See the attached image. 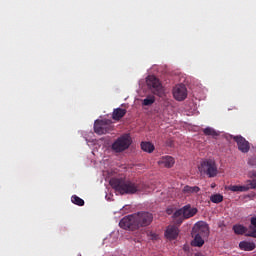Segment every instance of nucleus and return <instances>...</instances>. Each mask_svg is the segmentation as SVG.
I'll list each match as a JSON object with an SVG mask.
<instances>
[{"label": "nucleus", "mask_w": 256, "mask_h": 256, "mask_svg": "<svg viewBox=\"0 0 256 256\" xmlns=\"http://www.w3.org/2000/svg\"><path fill=\"white\" fill-rule=\"evenodd\" d=\"M173 97L176 101H185L187 99V87L183 84H178L173 89Z\"/></svg>", "instance_id": "1a4fd4ad"}, {"label": "nucleus", "mask_w": 256, "mask_h": 256, "mask_svg": "<svg viewBox=\"0 0 256 256\" xmlns=\"http://www.w3.org/2000/svg\"><path fill=\"white\" fill-rule=\"evenodd\" d=\"M148 237H150V239H152V241H157V239H159V235H157L156 233L150 232L148 234Z\"/></svg>", "instance_id": "b1692460"}, {"label": "nucleus", "mask_w": 256, "mask_h": 256, "mask_svg": "<svg viewBox=\"0 0 256 256\" xmlns=\"http://www.w3.org/2000/svg\"><path fill=\"white\" fill-rule=\"evenodd\" d=\"M164 235L169 241H175V239L179 237V227H177L176 225H169L166 228Z\"/></svg>", "instance_id": "9b49d317"}, {"label": "nucleus", "mask_w": 256, "mask_h": 256, "mask_svg": "<svg viewBox=\"0 0 256 256\" xmlns=\"http://www.w3.org/2000/svg\"><path fill=\"white\" fill-rule=\"evenodd\" d=\"M239 247L242 251H254L256 245L255 242L242 241L239 243Z\"/></svg>", "instance_id": "2eb2a0df"}, {"label": "nucleus", "mask_w": 256, "mask_h": 256, "mask_svg": "<svg viewBox=\"0 0 256 256\" xmlns=\"http://www.w3.org/2000/svg\"><path fill=\"white\" fill-rule=\"evenodd\" d=\"M146 83L154 95H157L158 97L163 96V85H161V82L157 77L148 76Z\"/></svg>", "instance_id": "0eeeda50"}, {"label": "nucleus", "mask_w": 256, "mask_h": 256, "mask_svg": "<svg viewBox=\"0 0 256 256\" xmlns=\"http://www.w3.org/2000/svg\"><path fill=\"white\" fill-rule=\"evenodd\" d=\"M71 201H72V203H74V205H78L79 207H83V205H85V200L79 198V196H77V195H73L71 197Z\"/></svg>", "instance_id": "412c9836"}, {"label": "nucleus", "mask_w": 256, "mask_h": 256, "mask_svg": "<svg viewBox=\"0 0 256 256\" xmlns=\"http://www.w3.org/2000/svg\"><path fill=\"white\" fill-rule=\"evenodd\" d=\"M194 240L192 245L194 247H203L205 245V239L209 237V224L205 222H198L193 228Z\"/></svg>", "instance_id": "7ed1b4c3"}, {"label": "nucleus", "mask_w": 256, "mask_h": 256, "mask_svg": "<svg viewBox=\"0 0 256 256\" xmlns=\"http://www.w3.org/2000/svg\"><path fill=\"white\" fill-rule=\"evenodd\" d=\"M153 223V214L147 211L127 215L119 222V227L126 231H137L141 227H149Z\"/></svg>", "instance_id": "f257e3e1"}, {"label": "nucleus", "mask_w": 256, "mask_h": 256, "mask_svg": "<svg viewBox=\"0 0 256 256\" xmlns=\"http://www.w3.org/2000/svg\"><path fill=\"white\" fill-rule=\"evenodd\" d=\"M197 208L191 207L190 204L185 205L181 209H178L174 212V219H178L177 223L181 225L183 223V219H191V217H195L197 215Z\"/></svg>", "instance_id": "20e7f679"}, {"label": "nucleus", "mask_w": 256, "mask_h": 256, "mask_svg": "<svg viewBox=\"0 0 256 256\" xmlns=\"http://www.w3.org/2000/svg\"><path fill=\"white\" fill-rule=\"evenodd\" d=\"M233 139L237 143L238 149L241 153H249V149H251L249 141H247L243 136H233Z\"/></svg>", "instance_id": "9d476101"}, {"label": "nucleus", "mask_w": 256, "mask_h": 256, "mask_svg": "<svg viewBox=\"0 0 256 256\" xmlns=\"http://www.w3.org/2000/svg\"><path fill=\"white\" fill-rule=\"evenodd\" d=\"M248 183L250 185L249 186L250 189H256V179L249 180Z\"/></svg>", "instance_id": "393cba45"}, {"label": "nucleus", "mask_w": 256, "mask_h": 256, "mask_svg": "<svg viewBox=\"0 0 256 256\" xmlns=\"http://www.w3.org/2000/svg\"><path fill=\"white\" fill-rule=\"evenodd\" d=\"M129 147H131V137H129V135H123L112 144V151L115 153H123V151H127Z\"/></svg>", "instance_id": "423d86ee"}, {"label": "nucleus", "mask_w": 256, "mask_h": 256, "mask_svg": "<svg viewBox=\"0 0 256 256\" xmlns=\"http://www.w3.org/2000/svg\"><path fill=\"white\" fill-rule=\"evenodd\" d=\"M199 191H201V188H199V186L186 185L182 189V193H184V195H197V193H199Z\"/></svg>", "instance_id": "4468645a"}, {"label": "nucleus", "mask_w": 256, "mask_h": 256, "mask_svg": "<svg viewBox=\"0 0 256 256\" xmlns=\"http://www.w3.org/2000/svg\"><path fill=\"white\" fill-rule=\"evenodd\" d=\"M210 201L212 203H221L223 202V195L221 194H214L210 197Z\"/></svg>", "instance_id": "5701e85b"}, {"label": "nucleus", "mask_w": 256, "mask_h": 256, "mask_svg": "<svg viewBox=\"0 0 256 256\" xmlns=\"http://www.w3.org/2000/svg\"><path fill=\"white\" fill-rule=\"evenodd\" d=\"M250 223L252 226H250V230L247 233V236L254 237V239H256V217H252Z\"/></svg>", "instance_id": "f3484780"}, {"label": "nucleus", "mask_w": 256, "mask_h": 256, "mask_svg": "<svg viewBox=\"0 0 256 256\" xmlns=\"http://www.w3.org/2000/svg\"><path fill=\"white\" fill-rule=\"evenodd\" d=\"M141 149L146 153H153V151H155V146L151 142H142Z\"/></svg>", "instance_id": "a211bd4d"}, {"label": "nucleus", "mask_w": 256, "mask_h": 256, "mask_svg": "<svg viewBox=\"0 0 256 256\" xmlns=\"http://www.w3.org/2000/svg\"><path fill=\"white\" fill-rule=\"evenodd\" d=\"M113 129L111 125V120H96L94 122V132L97 135H105Z\"/></svg>", "instance_id": "6e6552de"}, {"label": "nucleus", "mask_w": 256, "mask_h": 256, "mask_svg": "<svg viewBox=\"0 0 256 256\" xmlns=\"http://www.w3.org/2000/svg\"><path fill=\"white\" fill-rule=\"evenodd\" d=\"M153 103H155V96L150 95L143 100L142 105L149 107V105H153Z\"/></svg>", "instance_id": "4be33fe9"}, {"label": "nucleus", "mask_w": 256, "mask_h": 256, "mask_svg": "<svg viewBox=\"0 0 256 256\" xmlns=\"http://www.w3.org/2000/svg\"><path fill=\"white\" fill-rule=\"evenodd\" d=\"M203 133L204 135L210 136V137H218L219 135V132H216V130L211 127H207L203 129Z\"/></svg>", "instance_id": "6ab92c4d"}, {"label": "nucleus", "mask_w": 256, "mask_h": 256, "mask_svg": "<svg viewBox=\"0 0 256 256\" xmlns=\"http://www.w3.org/2000/svg\"><path fill=\"white\" fill-rule=\"evenodd\" d=\"M125 115H127L126 109L116 108V109H114V111L112 113V119L114 121H121V119H123V117H125Z\"/></svg>", "instance_id": "ddd939ff"}, {"label": "nucleus", "mask_w": 256, "mask_h": 256, "mask_svg": "<svg viewBox=\"0 0 256 256\" xmlns=\"http://www.w3.org/2000/svg\"><path fill=\"white\" fill-rule=\"evenodd\" d=\"M160 167H167L170 169L173 165H175V159L171 156L162 157L161 160L158 161Z\"/></svg>", "instance_id": "f8f14e48"}, {"label": "nucleus", "mask_w": 256, "mask_h": 256, "mask_svg": "<svg viewBox=\"0 0 256 256\" xmlns=\"http://www.w3.org/2000/svg\"><path fill=\"white\" fill-rule=\"evenodd\" d=\"M201 175H207V177H217V164L215 160H204L201 162L200 166L198 167Z\"/></svg>", "instance_id": "39448f33"}, {"label": "nucleus", "mask_w": 256, "mask_h": 256, "mask_svg": "<svg viewBox=\"0 0 256 256\" xmlns=\"http://www.w3.org/2000/svg\"><path fill=\"white\" fill-rule=\"evenodd\" d=\"M250 177L256 178V170H254V171H252V172L250 173Z\"/></svg>", "instance_id": "a878e982"}, {"label": "nucleus", "mask_w": 256, "mask_h": 256, "mask_svg": "<svg viewBox=\"0 0 256 256\" xmlns=\"http://www.w3.org/2000/svg\"><path fill=\"white\" fill-rule=\"evenodd\" d=\"M233 231L236 235H243L247 232V228H245L243 225H234Z\"/></svg>", "instance_id": "aec40b11"}, {"label": "nucleus", "mask_w": 256, "mask_h": 256, "mask_svg": "<svg viewBox=\"0 0 256 256\" xmlns=\"http://www.w3.org/2000/svg\"><path fill=\"white\" fill-rule=\"evenodd\" d=\"M249 186H240V185H231L229 187V191H233V193H245L249 191Z\"/></svg>", "instance_id": "dca6fc26"}, {"label": "nucleus", "mask_w": 256, "mask_h": 256, "mask_svg": "<svg viewBox=\"0 0 256 256\" xmlns=\"http://www.w3.org/2000/svg\"><path fill=\"white\" fill-rule=\"evenodd\" d=\"M112 189L120 195H135L145 191V184L139 180H125L123 178H112L110 180Z\"/></svg>", "instance_id": "f03ea898"}]
</instances>
